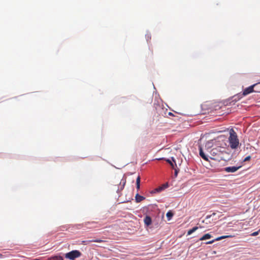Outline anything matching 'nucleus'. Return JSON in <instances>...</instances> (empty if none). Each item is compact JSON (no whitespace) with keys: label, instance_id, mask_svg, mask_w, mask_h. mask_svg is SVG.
Masks as SVG:
<instances>
[{"label":"nucleus","instance_id":"1","mask_svg":"<svg viewBox=\"0 0 260 260\" xmlns=\"http://www.w3.org/2000/svg\"><path fill=\"white\" fill-rule=\"evenodd\" d=\"M213 140L208 141L206 143L205 147L208 152L210 153V158L212 159L219 161L222 158V154L224 151V148L221 147H216L212 148L210 150L209 148L212 146Z\"/></svg>","mask_w":260,"mask_h":260},{"label":"nucleus","instance_id":"2","mask_svg":"<svg viewBox=\"0 0 260 260\" xmlns=\"http://www.w3.org/2000/svg\"><path fill=\"white\" fill-rule=\"evenodd\" d=\"M229 141L230 147L232 149H236L238 147L239 142L237 138V134L233 129H231L230 131V137L229 138Z\"/></svg>","mask_w":260,"mask_h":260},{"label":"nucleus","instance_id":"3","mask_svg":"<svg viewBox=\"0 0 260 260\" xmlns=\"http://www.w3.org/2000/svg\"><path fill=\"white\" fill-rule=\"evenodd\" d=\"M81 254L79 250H75L66 253L65 257L70 259L74 260L76 258L79 257Z\"/></svg>","mask_w":260,"mask_h":260},{"label":"nucleus","instance_id":"4","mask_svg":"<svg viewBox=\"0 0 260 260\" xmlns=\"http://www.w3.org/2000/svg\"><path fill=\"white\" fill-rule=\"evenodd\" d=\"M257 86H258V84H253L251 86H250L248 87L245 88L242 93V95L245 96V95H246L250 93H252L253 92H257L256 91L257 90L254 89V87H257Z\"/></svg>","mask_w":260,"mask_h":260},{"label":"nucleus","instance_id":"5","mask_svg":"<svg viewBox=\"0 0 260 260\" xmlns=\"http://www.w3.org/2000/svg\"><path fill=\"white\" fill-rule=\"evenodd\" d=\"M240 166L236 167V166H232V167H228L224 169V171L226 172H232L234 173L236 172L238 169L240 168Z\"/></svg>","mask_w":260,"mask_h":260},{"label":"nucleus","instance_id":"6","mask_svg":"<svg viewBox=\"0 0 260 260\" xmlns=\"http://www.w3.org/2000/svg\"><path fill=\"white\" fill-rule=\"evenodd\" d=\"M197 225L198 226H194L192 229H190V230L188 231V232H187V235H191V234H192L193 232L196 231L199 228L202 229V228H205V226H204L203 225H201L199 223H198Z\"/></svg>","mask_w":260,"mask_h":260},{"label":"nucleus","instance_id":"7","mask_svg":"<svg viewBox=\"0 0 260 260\" xmlns=\"http://www.w3.org/2000/svg\"><path fill=\"white\" fill-rule=\"evenodd\" d=\"M169 186V185H168V183H166L164 184H162L161 186H159L158 187L155 188L154 189V192H160L162 190H164L165 189L167 188V187H168Z\"/></svg>","mask_w":260,"mask_h":260},{"label":"nucleus","instance_id":"8","mask_svg":"<svg viewBox=\"0 0 260 260\" xmlns=\"http://www.w3.org/2000/svg\"><path fill=\"white\" fill-rule=\"evenodd\" d=\"M158 160L165 159L167 162H168L172 167L173 169H175V167H177V165L176 164L175 159L174 157H172V161L175 163V165L169 159H166L165 158H158Z\"/></svg>","mask_w":260,"mask_h":260},{"label":"nucleus","instance_id":"9","mask_svg":"<svg viewBox=\"0 0 260 260\" xmlns=\"http://www.w3.org/2000/svg\"><path fill=\"white\" fill-rule=\"evenodd\" d=\"M229 237H232V236L229 235V236H221V237L217 238L215 240H213L212 241H210L207 242L206 243V244H212L213 243H214V241H219V240H220L221 239H224V238H229Z\"/></svg>","mask_w":260,"mask_h":260},{"label":"nucleus","instance_id":"10","mask_svg":"<svg viewBox=\"0 0 260 260\" xmlns=\"http://www.w3.org/2000/svg\"><path fill=\"white\" fill-rule=\"evenodd\" d=\"M105 242L104 240H101V239H95V240H86V241H82V243L84 245H86L89 244L90 242H98V243H101Z\"/></svg>","mask_w":260,"mask_h":260},{"label":"nucleus","instance_id":"11","mask_svg":"<svg viewBox=\"0 0 260 260\" xmlns=\"http://www.w3.org/2000/svg\"><path fill=\"white\" fill-rule=\"evenodd\" d=\"M215 215V213H213L211 215H207L206 216V217L205 218V219L203 220L202 221V222L203 223H206V224H209V223H210L211 222V221L210 220V218L213 216H214Z\"/></svg>","mask_w":260,"mask_h":260},{"label":"nucleus","instance_id":"12","mask_svg":"<svg viewBox=\"0 0 260 260\" xmlns=\"http://www.w3.org/2000/svg\"><path fill=\"white\" fill-rule=\"evenodd\" d=\"M199 151L200 155L202 157V158L205 160H208V156L205 154L202 148L201 147H200Z\"/></svg>","mask_w":260,"mask_h":260},{"label":"nucleus","instance_id":"13","mask_svg":"<svg viewBox=\"0 0 260 260\" xmlns=\"http://www.w3.org/2000/svg\"><path fill=\"white\" fill-rule=\"evenodd\" d=\"M144 221L145 224L147 226H149L151 224V222H152L151 218L150 216H146L144 219Z\"/></svg>","mask_w":260,"mask_h":260},{"label":"nucleus","instance_id":"14","mask_svg":"<svg viewBox=\"0 0 260 260\" xmlns=\"http://www.w3.org/2000/svg\"><path fill=\"white\" fill-rule=\"evenodd\" d=\"M244 95H242V94L239 93L237 95H234L233 96L232 99L233 102H237L239 100H240Z\"/></svg>","mask_w":260,"mask_h":260},{"label":"nucleus","instance_id":"15","mask_svg":"<svg viewBox=\"0 0 260 260\" xmlns=\"http://www.w3.org/2000/svg\"><path fill=\"white\" fill-rule=\"evenodd\" d=\"M244 95H242V94L239 93L237 95H234L233 96L232 99L233 102H237L239 100H240Z\"/></svg>","mask_w":260,"mask_h":260},{"label":"nucleus","instance_id":"16","mask_svg":"<svg viewBox=\"0 0 260 260\" xmlns=\"http://www.w3.org/2000/svg\"><path fill=\"white\" fill-rule=\"evenodd\" d=\"M244 95H242V94L239 93L237 95H234L233 96L232 99L233 102H237L239 100H240Z\"/></svg>","mask_w":260,"mask_h":260},{"label":"nucleus","instance_id":"17","mask_svg":"<svg viewBox=\"0 0 260 260\" xmlns=\"http://www.w3.org/2000/svg\"><path fill=\"white\" fill-rule=\"evenodd\" d=\"M135 198H136V201L137 203L140 202L145 199V198L144 197L139 195L138 193L136 194Z\"/></svg>","mask_w":260,"mask_h":260},{"label":"nucleus","instance_id":"18","mask_svg":"<svg viewBox=\"0 0 260 260\" xmlns=\"http://www.w3.org/2000/svg\"><path fill=\"white\" fill-rule=\"evenodd\" d=\"M211 235L209 234H206L205 235H204L203 236H202L200 239V241H203V240H207V239H209L210 238H211Z\"/></svg>","mask_w":260,"mask_h":260},{"label":"nucleus","instance_id":"19","mask_svg":"<svg viewBox=\"0 0 260 260\" xmlns=\"http://www.w3.org/2000/svg\"><path fill=\"white\" fill-rule=\"evenodd\" d=\"M48 260H63V258L61 256H54L48 258Z\"/></svg>","mask_w":260,"mask_h":260},{"label":"nucleus","instance_id":"20","mask_svg":"<svg viewBox=\"0 0 260 260\" xmlns=\"http://www.w3.org/2000/svg\"><path fill=\"white\" fill-rule=\"evenodd\" d=\"M140 180H141V178L139 176L136 179V185H137L136 187H137V190H139L140 187Z\"/></svg>","mask_w":260,"mask_h":260},{"label":"nucleus","instance_id":"21","mask_svg":"<svg viewBox=\"0 0 260 260\" xmlns=\"http://www.w3.org/2000/svg\"><path fill=\"white\" fill-rule=\"evenodd\" d=\"M166 216L168 217V219L170 220L171 219V218H172V216H173V214L172 212L170 211V212H167Z\"/></svg>","mask_w":260,"mask_h":260},{"label":"nucleus","instance_id":"22","mask_svg":"<svg viewBox=\"0 0 260 260\" xmlns=\"http://www.w3.org/2000/svg\"><path fill=\"white\" fill-rule=\"evenodd\" d=\"M259 232V231H258L257 232H253V233L251 234V236H257Z\"/></svg>","mask_w":260,"mask_h":260},{"label":"nucleus","instance_id":"23","mask_svg":"<svg viewBox=\"0 0 260 260\" xmlns=\"http://www.w3.org/2000/svg\"><path fill=\"white\" fill-rule=\"evenodd\" d=\"M250 159V156H247V157L244 159V161H247V160H249Z\"/></svg>","mask_w":260,"mask_h":260},{"label":"nucleus","instance_id":"24","mask_svg":"<svg viewBox=\"0 0 260 260\" xmlns=\"http://www.w3.org/2000/svg\"><path fill=\"white\" fill-rule=\"evenodd\" d=\"M175 176L176 177L178 175V171L175 168Z\"/></svg>","mask_w":260,"mask_h":260},{"label":"nucleus","instance_id":"25","mask_svg":"<svg viewBox=\"0 0 260 260\" xmlns=\"http://www.w3.org/2000/svg\"><path fill=\"white\" fill-rule=\"evenodd\" d=\"M255 88V90H260V84H259L257 87H254Z\"/></svg>","mask_w":260,"mask_h":260},{"label":"nucleus","instance_id":"26","mask_svg":"<svg viewBox=\"0 0 260 260\" xmlns=\"http://www.w3.org/2000/svg\"><path fill=\"white\" fill-rule=\"evenodd\" d=\"M169 115H173V113H171V112H169Z\"/></svg>","mask_w":260,"mask_h":260},{"label":"nucleus","instance_id":"27","mask_svg":"<svg viewBox=\"0 0 260 260\" xmlns=\"http://www.w3.org/2000/svg\"><path fill=\"white\" fill-rule=\"evenodd\" d=\"M257 92H260V90H256Z\"/></svg>","mask_w":260,"mask_h":260},{"label":"nucleus","instance_id":"28","mask_svg":"<svg viewBox=\"0 0 260 260\" xmlns=\"http://www.w3.org/2000/svg\"><path fill=\"white\" fill-rule=\"evenodd\" d=\"M257 84H258V85L259 84H260V82H259V83H258Z\"/></svg>","mask_w":260,"mask_h":260},{"label":"nucleus","instance_id":"29","mask_svg":"<svg viewBox=\"0 0 260 260\" xmlns=\"http://www.w3.org/2000/svg\"><path fill=\"white\" fill-rule=\"evenodd\" d=\"M259 231H260V229H259Z\"/></svg>","mask_w":260,"mask_h":260}]
</instances>
